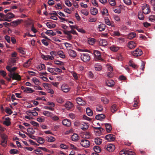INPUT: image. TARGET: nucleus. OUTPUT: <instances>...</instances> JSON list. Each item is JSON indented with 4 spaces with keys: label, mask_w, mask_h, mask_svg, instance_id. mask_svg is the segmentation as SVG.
<instances>
[{
    "label": "nucleus",
    "mask_w": 155,
    "mask_h": 155,
    "mask_svg": "<svg viewBox=\"0 0 155 155\" xmlns=\"http://www.w3.org/2000/svg\"><path fill=\"white\" fill-rule=\"evenodd\" d=\"M81 59L84 62H87L90 59V57L87 53L82 54L81 57Z\"/></svg>",
    "instance_id": "obj_1"
},
{
    "label": "nucleus",
    "mask_w": 155,
    "mask_h": 155,
    "mask_svg": "<svg viewBox=\"0 0 155 155\" xmlns=\"http://www.w3.org/2000/svg\"><path fill=\"white\" fill-rule=\"evenodd\" d=\"M142 9L143 13L145 14H148L150 12L149 5L147 4L144 5L142 6Z\"/></svg>",
    "instance_id": "obj_2"
},
{
    "label": "nucleus",
    "mask_w": 155,
    "mask_h": 155,
    "mask_svg": "<svg viewBox=\"0 0 155 155\" xmlns=\"http://www.w3.org/2000/svg\"><path fill=\"white\" fill-rule=\"evenodd\" d=\"M142 50L139 48H137L132 52V54L134 56H140L143 54Z\"/></svg>",
    "instance_id": "obj_3"
},
{
    "label": "nucleus",
    "mask_w": 155,
    "mask_h": 155,
    "mask_svg": "<svg viewBox=\"0 0 155 155\" xmlns=\"http://www.w3.org/2000/svg\"><path fill=\"white\" fill-rule=\"evenodd\" d=\"M93 53L95 56L96 58L98 60L104 61V60L101 58V54L100 51L97 50H94Z\"/></svg>",
    "instance_id": "obj_4"
},
{
    "label": "nucleus",
    "mask_w": 155,
    "mask_h": 155,
    "mask_svg": "<svg viewBox=\"0 0 155 155\" xmlns=\"http://www.w3.org/2000/svg\"><path fill=\"white\" fill-rule=\"evenodd\" d=\"M80 144L83 147L86 148L88 147L90 145L89 141L86 139L81 140Z\"/></svg>",
    "instance_id": "obj_5"
},
{
    "label": "nucleus",
    "mask_w": 155,
    "mask_h": 155,
    "mask_svg": "<svg viewBox=\"0 0 155 155\" xmlns=\"http://www.w3.org/2000/svg\"><path fill=\"white\" fill-rule=\"evenodd\" d=\"M1 137L2 140L1 144L3 146H5L7 143V137L5 134H1Z\"/></svg>",
    "instance_id": "obj_6"
},
{
    "label": "nucleus",
    "mask_w": 155,
    "mask_h": 155,
    "mask_svg": "<svg viewBox=\"0 0 155 155\" xmlns=\"http://www.w3.org/2000/svg\"><path fill=\"white\" fill-rule=\"evenodd\" d=\"M120 155H135L134 152L128 150H122L120 153Z\"/></svg>",
    "instance_id": "obj_7"
},
{
    "label": "nucleus",
    "mask_w": 155,
    "mask_h": 155,
    "mask_svg": "<svg viewBox=\"0 0 155 155\" xmlns=\"http://www.w3.org/2000/svg\"><path fill=\"white\" fill-rule=\"evenodd\" d=\"M64 106L67 110H70L73 108L74 105L71 102L68 101L64 104Z\"/></svg>",
    "instance_id": "obj_8"
},
{
    "label": "nucleus",
    "mask_w": 155,
    "mask_h": 155,
    "mask_svg": "<svg viewBox=\"0 0 155 155\" xmlns=\"http://www.w3.org/2000/svg\"><path fill=\"white\" fill-rule=\"evenodd\" d=\"M105 138L106 140L109 141H113L115 139V136L112 134H110L107 135L105 136Z\"/></svg>",
    "instance_id": "obj_9"
},
{
    "label": "nucleus",
    "mask_w": 155,
    "mask_h": 155,
    "mask_svg": "<svg viewBox=\"0 0 155 155\" xmlns=\"http://www.w3.org/2000/svg\"><path fill=\"white\" fill-rule=\"evenodd\" d=\"M80 125L81 129L84 131L86 130L88 128V124L85 122H81Z\"/></svg>",
    "instance_id": "obj_10"
},
{
    "label": "nucleus",
    "mask_w": 155,
    "mask_h": 155,
    "mask_svg": "<svg viewBox=\"0 0 155 155\" xmlns=\"http://www.w3.org/2000/svg\"><path fill=\"white\" fill-rule=\"evenodd\" d=\"M76 101L78 104L81 105H84L86 104V102L85 101L80 97L77 98Z\"/></svg>",
    "instance_id": "obj_11"
},
{
    "label": "nucleus",
    "mask_w": 155,
    "mask_h": 155,
    "mask_svg": "<svg viewBox=\"0 0 155 155\" xmlns=\"http://www.w3.org/2000/svg\"><path fill=\"white\" fill-rule=\"evenodd\" d=\"M115 146L114 145L112 144H110L107 146V150L109 152H112L115 149Z\"/></svg>",
    "instance_id": "obj_12"
},
{
    "label": "nucleus",
    "mask_w": 155,
    "mask_h": 155,
    "mask_svg": "<svg viewBox=\"0 0 155 155\" xmlns=\"http://www.w3.org/2000/svg\"><path fill=\"white\" fill-rule=\"evenodd\" d=\"M136 46V44L133 41H130L128 43V47L130 49H132Z\"/></svg>",
    "instance_id": "obj_13"
},
{
    "label": "nucleus",
    "mask_w": 155,
    "mask_h": 155,
    "mask_svg": "<svg viewBox=\"0 0 155 155\" xmlns=\"http://www.w3.org/2000/svg\"><path fill=\"white\" fill-rule=\"evenodd\" d=\"M62 123L64 125L67 127H69L71 125V121L68 119L64 120L62 121Z\"/></svg>",
    "instance_id": "obj_14"
},
{
    "label": "nucleus",
    "mask_w": 155,
    "mask_h": 155,
    "mask_svg": "<svg viewBox=\"0 0 155 155\" xmlns=\"http://www.w3.org/2000/svg\"><path fill=\"white\" fill-rule=\"evenodd\" d=\"M102 125H104L106 127V129L107 131L109 133L112 130L111 126L110 124H102Z\"/></svg>",
    "instance_id": "obj_15"
},
{
    "label": "nucleus",
    "mask_w": 155,
    "mask_h": 155,
    "mask_svg": "<svg viewBox=\"0 0 155 155\" xmlns=\"http://www.w3.org/2000/svg\"><path fill=\"white\" fill-rule=\"evenodd\" d=\"M10 120L11 119L8 117L6 118L5 120L3 122V124L7 126H10L11 124V122L10 121Z\"/></svg>",
    "instance_id": "obj_16"
},
{
    "label": "nucleus",
    "mask_w": 155,
    "mask_h": 155,
    "mask_svg": "<svg viewBox=\"0 0 155 155\" xmlns=\"http://www.w3.org/2000/svg\"><path fill=\"white\" fill-rule=\"evenodd\" d=\"M68 53L70 56L73 58H75L77 55V54L75 51L73 50H69L68 51Z\"/></svg>",
    "instance_id": "obj_17"
},
{
    "label": "nucleus",
    "mask_w": 155,
    "mask_h": 155,
    "mask_svg": "<svg viewBox=\"0 0 155 155\" xmlns=\"http://www.w3.org/2000/svg\"><path fill=\"white\" fill-rule=\"evenodd\" d=\"M13 75V76L12 78L13 80L15 79L18 81H20L21 80V76L18 74L14 73Z\"/></svg>",
    "instance_id": "obj_18"
},
{
    "label": "nucleus",
    "mask_w": 155,
    "mask_h": 155,
    "mask_svg": "<svg viewBox=\"0 0 155 155\" xmlns=\"http://www.w3.org/2000/svg\"><path fill=\"white\" fill-rule=\"evenodd\" d=\"M105 117V116L103 114H98L96 116L95 118L97 120H102Z\"/></svg>",
    "instance_id": "obj_19"
},
{
    "label": "nucleus",
    "mask_w": 155,
    "mask_h": 155,
    "mask_svg": "<svg viewBox=\"0 0 155 155\" xmlns=\"http://www.w3.org/2000/svg\"><path fill=\"white\" fill-rule=\"evenodd\" d=\"M41 149L43 150L44 151H47V149L46 148L43 147H39L37 149L35 150V151L38 152V153H36L37 154L39 155L42 153V152L41 150Z\"/></svg>",
    "instance_id": "obj_20"
},
{
    "label": "nucleus",
    "mask_w": 155,
    "mask_h": 155,
    "mask_svg": "<svg viewBox=\"0 0 155 155\" xmlns=\"http://www.w3.org/2000/svg\"><path fill=\"white\" fill-rule=\"evenodd\" d=\"M79 137L78 134H73L71 137L72 140L75 141H76L78 140L79 139Z\"/></svg>",
    "instance_id": "obj_21"
},
{
    "label": "nucleus",
    "mask_w": 155,
    "mask_h": 155,
    "mask_svg": "<svg viewBox=\"0 0 155 155\" xmlns=\"http://www.w3.org/2000/svg\"><path fill=\"white\" fill-rule=\"evenodd\" d=\"M46 140L50 142H52L54 141L55 139V138L51 136H49L46 137Z\"/></svg>",
    "instance_id": "obj_22"
},
{
    "label": "nucleus",
    "mask_w": 155,
    "mask_h": 155,
    "mask_svg": "<svg viewBox=\"0 0 155 155\" xmlns=\"http://www.w3.org/2000/svg\"><path fill=\"white\" fill-rule=\"evenodd\" d=\"M45 33L46 34L51 36H54L56 34L55 33H54L52 30H47Z\"/></svg>",
    "instance_id": "obj_23"
},
{
    "label": "nucleus",
    "mask_w": 155,
    "mask_h": 155,
    "mask_svg": "<svg viewBox=\"0 0 155 155\" xmlns=\"http://www.w3.org/2000/svg\"><path fill=\"white\" fill-rule=\"evenodd\" d=\"M114 81L111 80H107L106 82V84L109 87H112L114 85Z\"/></svg>",
    "instance_id": "obj_24"
},
{
    "label": "nucleus",
    "mask_w": 155,
    "mask_h": 155,
    "mask_svg": "<svg viewBox=\"0 0 155 155\" xmlns=\"http://www.w3.org/2000/svg\"><path fill=\"white\" fill-rule=\"evenodd\" d=\"M118 107L116 104H113L111 107V110L112 112L114 113L117 110Z\"/></svg>",
    "instance_id": "obj_25"
},
{
    "label": "nucleus",
    "mask_w": 155,
    "mask_h": 155,
    "mask_svg": "<svg viewBox=\"0 0 155 155\" xmlns=\"http://www.w3.org/2000/svg\"><path fill=\"white\" fill-rule=\"evenodd\" d=\"M99 44L100 45L104 46L107 45V41L106 40L104 39H102L99 41Z\"/></svg>",
    "instance_id": "obj_26"
},
{
    "label": "nucleus",
    "mask_w": 155,
    "mask_h": 155,
    "mask_svg": "<svg viewBox=\"0 0 155 155\" xmlns=\"http://www.w3.org/2000/svg\"><path fill=\"white\" fill-rule=\"evenodd\" d=\"M46 25L50 28H54L56 26V25L53 24L51 22H47L46 23Z\"/></svg>",
    "instance_id": "obj_27"
},
{
    "label": "nucleus",
    "mask_w": 155,
    "mask_h": 155,
    "mask_svg": "<svg viewBox=\"0 0 155 155\" xmlns=\"http://www.w3.org/2000/svg\"><path fill=\"white\" fill-rule=\"evenodd\" d=\"M98 28L99 29L100 31H104L105 30L106 28V25L104 24H101L100 25L98 26Z\"/></svg>",
    "instance_id": "obj_28"
},
{
    "label": "nucleus",
    "mask_w": 155,
    "mask_h": 155,
    "mask_svg": "<svg viewBox=\"0 0 155 155\" xmlns=\"http://www.w3.org/2000/svg\"><path fill=\"white\" fill-rule=\"evenodd\" d=\"M36 140L37 142L40 144H43L45 141V140L41 137H38L36 139Z\"/></svg>",
    "instance_id": "obj_29"
},
{
    "label": "nucleus",
    "mask_w": 155,
    "mask_h": 155,
    "mask_svg": "<svg viewBox=\"0 0 155 155\" xmlns=\"http://www.w3.org/2000/svg\"><path fill=\"white\" fill-rule=\"evenodd\" d=\"M86 112L87 114L89 116H92L93 114L92 111L89 107L86 108Z\"/></svg>",
    "instance_id": "obj_30"
},
{
    "label": "nucleus",
    "mask_w": 155,
    "mask_h": 155,
    "mask_svg": "<svg viewBox=\"0 0 155 155\" xmlns=\"http://www.w3.org/2000/svg\"><path fill=\"white\" fill-rule=\"evenodd\" d=\"M97 9L95 8H91V13L93 15H95L97 13Z\"/></svg>",
    "instance_id": "obj_31"
},
{
    "label": "nucleus",
    "mask_w": 155,
    "mask_h": 155,
    "mask_svg": "<svg viewBox=\"0 0 155 155\" xmlns=\"http://www.w3.org/2000/svg\"><path fill=\"white\" fill-rule=\"evenodd\" d=\"M136 34L134 32H131L128 35L127 38H128L131 39L134 38L136 36Z\"/></svg>",
    "instance_id": "obj_32"
},
{
    "label": "nucleus",
    "mask_w": 155,
    "mask_h": 155,
    "mask_svg": "<svg viewBox=\"0 0 155 155\" xmlns=\"http://www.w3.org/2000/svg\"><path fill=\"white\" fill-rule=\"evenodd\" d=\"M57 54L60 57L62 58H64L65 56L64 54L63 51H59L57 52Z\"/></svg>",
    "instance_id": "obj_33"
},
{
    "label": "nucleus",
    "mask_w": 155,
    "mask_h": 155,
    "mask_svg": "<svg viewBox=\"0 0 155 155\" xmlns=\"http://www.w3.org/2000/svg\"><path fill=\"white\" fill-rule=\"evenodd\" d=\"M34 91V90H32L31 88L28 87H25V89L24 92L28 93H31Z\"/></svg>",
    "instance_id": "obj_34"
},
{
    "label": "nucleus",
    "mask_w": 155,
    "mask_h": 155,
    "mask_svg": "<svg viewBox=\"0 0 155 155\" xmlns=\"http://www.w3.org/2000/svg\"><path fill=\"white\" fill-rule=\"evenodd\" d=\"M95 69L97 71H100L102 69L101 66L99 64H96L95 65Z\"/></svg>",
    "instance_id": "obj_35"
},
{
    "label": "nucleus",
    "mask_w": 155,
    "mask_h": 155,
    "mask_svg": "<svg viewBox=\"0 0 155 155\" xmlns=\"http://www.w3.org/2000/svg\"><path fill=\"white\" fill-rule=\"evenodd\" d=\"M15 15L12 13L9 12L5 16V18H11L14 17Z\"/></svg>",
    "instance_id": "obj_36"
},
{
    "label": "nucleus",
    "mask_w": 155,
    "mask_h": 155,
    "mask_svg": "<svg viewBox=\"0 0 155 155\" xmlns=\"http://www.w3.org/2000/svg\"><path fill=\"white\" fill-rule=\"evenodd\" d=\"M95 42V40L94 38H89L88 40V43L90 45H93Z\"/></svg>",
    "instance_id": "obj_37"
},
{
    "label": "nucleus",
    "mask_w": 155,
    "mask_h": 155,
    "mask_svg": "<svg viewBox=\"0 0 155 155\" xmlns=\"http://www.w3.org/2000/svg\"><path fill=\"white\" fill-rule=\"evenodd\" d=\"M21 23V21L19 20H17L14 21H12L11 24H14V25H12L16 26L18 24H20Z\"/></svg>",
    "instance_id": "obj_38"
},
{
    "label": "nucleus",
    "mask_w": 155,
    "mask_h": 155,
    "mask_svg": "<svg viewBox=\"0 0 155 155\" xmlns=\"http://www.w3.org/2000/svg\"><path fill=\"white\" fill-rule=\"evenodd\" d=\"M94 150L96 153H99L101 150V148L98 146H95L94 147Z\"/></svg>",
    "instance_id": "obj_39"
},
{
    "label": "nucleus",
    "mask_w": 155,
    "mask_h": 155,
    "mask_svg": "<svg viewBox=\"0 0 155 155\" xmlns=\"http://www.w3.org/2000/svg\"><path fill=\"white\" fill-rule=\"evenodd\" d=\"M60 147L63 149L66 150L68 149L69 147V146L65 144L64 143H62L60 145Z\"/></svg>",
    "instance_id": "obj_40"
},
{
    "label": "nucleus",
    "mask_w": 155,
    "mask_h": 155,
    "mask_svg": "<svg viewBox=\"0 0 155 155\" xmlns=\"http://www.w3.org/2000/svg\"><path fill=\"white\" fill-rule=\"evenodd\" d=\"M64 45L67 49L69 51L71 50V49L72 48L71 44L68 43V42H65L64 43Z\"/></svg>",
    "instance_id": "obj_41"
},
{
    "label": "nucleus",
    "mask_w": 155,
    "mask_h": 155,
    "mask_svg": "<svg viewBox=\"0 0 155 155\" xmlns=\"http://www.w3.org/2000/svg\"><path fill=\"white\" fill-rule=\"evenodd\" d=\"M129 65L134 68H137V66L133 62L131 61H130L129 63Z\"/></svg>",
    "instance_id": "obj_42"
},
{
    "label": "nucleus",
    "mask_w": 155,
    "mask_h": 155,
    "mask_svg": "<svg viewBox=\"0 0 155 155\" xmlns=\"http://www.w3.org/2000/svg\"><path fill=\"white\" fill-rule=\"evenodd\" d=\"M18 151L15 149H11L9 151V153L12 154H17L18 153Z\"/></svg>",
    "instance_id": "obj_43"
},
{
    "label": "nucleus",
    "mask_w": 155,
    "mask_h": 155,
    "mask_svg": "<svg viewBox=\"0 0 155 155\" xmlns=\"http://www.w3.org/2000/svg\"><path fill=\"white\" fill-rule=\"evenodd\" d=\"M138 18L139 19L141 20H143L144 19V17L143 13L140 12L138 13Z\"/></svg>",
    "instance_id": "obj_44"
},
{
    "label": "nucleus",
    "mask_w": 155,
    "mask_h": 155,
    "mask_svg": "<svg viewBox=\"0 0 155 155\" xmlns=\"http://www.w3.org/2000/svg\"><path fill=\"white\" fill-rule=\"evenodd\" d=\"M101 139L99 138H95L94 142L97 145H99L101 143Z\"/></svg>",
    "instance_id": "obj_45"
},
{
    "label": "nucleus",
    "mask_w": 155,
    "mask_h": 155,
    "mask_svg": "<svg viewBox=\"0 0 155 155\" xmlns=\"http://www.w3.org/2000/svg\"><path fill=\"white\" fill-rule=\"evenodd\" d=\"M103 110V106L101 105L97 106L96 107V110L97 111H101Z\"/></svg>",
    "instance_id": "obj_46"
},
{
    "label": "nucleus",
    "mask_w": 155,
    "mask_h": 155,
    "mask_svg": "<svg viewBox=\"0 0 155 155\" xmlns=\"http://www.w3.org/2000/svg\"><path fill=\"white\" fill-rule=\"evenodd\" d=\"M5 112H6V113L9 114L10 115L12 113V110L10 108L8 107H6V108L5 109Z\"/></svg>",
    "instance_id": "obj_47"
},
{
    "label": "nucleus",
    "mask_w": 155,
    "mask_h": 155,
    "mask_svg": "<svg viewBox=\"0 0 155 155\" xmlns=\"http://www.w3.org/2000/svg\"><path fill=\"white\" fill-rule=\"evenodd\" d=\"M61 89L64 92L67 93L70 90L69 89L65 88V85H63L61 87Z\"/></svg>",
    "instance_id": "obj_48"
},
{
    "label": "nucleus",
    "mask_w": 155,
    "mask_h": 155,
    "mask_svg": "<svg viewBox=\"0 0 155 155\" xmlns=\"http://www.w3.org/2000/svg\"><path fill=\"white\" fill-rule=\"evenodd\" d=\"M30 64L31 61L29 60L24 64L23 66L24 67L27 68L30 65Z\"/></svg>",
    "instance_id": "obj_49"
},
{
    "label": "nucleus",
    "mask_w": 155,
    "mask_h": 155,
    "mask_svg": "<svg viewBox=\"0 0 155 155\" xmlns=\"http://www.w3.org/2000/svg\"><path fill=\"white\" fill-rule=\"evenodd\" d=\"M110 49L112 51H116L118 50L119 48L115 46H112L110 47Z\"/></svg>",
    "instance_id": "obj_50"
},
{
    "label": "nucleus",
    "mask_w": 155,
    "mask_h": 155,
    "mask_svg": "<svg viewBox=\"0 0 155 155\" xmlns=\"http://www.w3.org/2000/svg\"><path fill=\"white\" fill-rule=\"evenodd\" d=\"M32 81L36 85H38L39 84V81L36 78H33Z\"/></svg>",
    "instance_id": "obj_51"
},
{
    "label": "nucleus",
    "mask_w": 155,
    "mask_h": 155,
    "mask_svg": "<svg viewBox=\"0 0 155 155\" xmlns=\"http://www.w3.org/2000/svg\"><path fill=\"white\" fill-rule=\"evenodd\" d=\"M110 4L112 6H115L116 5L115 0H108Z\"/></svg>",
    "instance_id": "obj_52"
},
{
    "label": "nucleus",
    "mask_w": 155,
    "mask_h": 155,
    "mask_svg": "<svg viewBox=\"0 0 155 155\" xmlns=\"http://www.w3.org/2000/svg\"><path fill=\"white\" fill-rule=\"evenodd\" d=\"M54 63L55 64H56L58 65H63L64 64V63L63 62L59 61H54Z\"/></svg>",
    "instance_id": "obj_53"
},
{
    "label": "nucleus",
    "mask_w": 155,
    "mask_h": 155,
    "mask_svg": "<svg viewBox=\"0 0 155 155\" xmlns=\"http://www.w3.org/2000/svg\"><path fill=\"white\" fill-rule=\"evenodd\" d=\"M43 114L44 115L49 117L50 116L51 113L48 111H45L43 112Z\"/></svg>",
    "instance_id": "obj_54"
},
{
    "label": "nucleus",
    "mask_w": 155,
    "mask_h": 155,
    "mask_svg": "<svg viewBox=\"0 0 155 155\" xmlns=\"http://www.w3.org/2000/svg\"><path fill=\"white\" fill-rule=\"evenodd\" d=\"M105 23L107 25H110V23L109 20L107 17H105Z\"/></svg>",
    "instance_id": "obj_55"
},
{
    "label": "nucleus",
    "mask_w": 155,
    "mask_h": 155,
    "mask_svg": "<svg viewBox=\"0 0 155 155\" xmlns=\"http://www.w3.org/2000/svg\"><path fill=\"white\" fill-rule=\"evenodd\" d=\"M149 20L152 21H155V16L154 15H150L149 18Z\"/></svg>",
    "instance_id": "obj_56"
},
{
    "label": "nucleus",
    "mask_w": 155,
    "mask_h": 155,
    "mask_svg": "<svg viewBox=\"0 0 155 155\" xmlns=\"http://www.w3.org/2000/svg\"><path fill=\"white\" fill-rule=\"evenodd\" d=\"M81 13L85 15H87L89 13V12H88V11L84 9L82 10L81 11Z\"/></svg>",
    "instance_id": "obj_57"
},
{
    "label": "nucleus",
    "mask_w": 155,
    "mask_h": 155,
    "mask_svg": "<svg viewBox=\"0 0 155 155\" xmlns=\"http://www.w3.org/2000/svg\"><path fill=\"white\" fill-rule=\"evenodd\" d=\"M57 102L60 104H62L64 102L63 99L61 97H58L57 99Z\"/></svg>",
    "instance_id": "obj_58"
},
{
    "label": "nucleus",
    "mask_w": 155,
    "mask_h": 155,
    "mask_svg": "<svg viewBox=\"0 0 155 155\" xmlns=\"http://www.w3.org/2000/svg\"><path fill=\"white\" fill-rule=\"evenodd\" d=\"M30 123L32 125L34 126H35L36 127H39V124L37 123V122L34 121H32L30 122Z\"/></svg>",
    "instance_id": "obj_59"
},
{
    "label": "nucleus",
    "mask_w": 155,
    "mask_h": 155,
    "mask_svg": "<svg viewBox=\"0 0 155 155\" xmlns=\"http://www.w3.org/2000/svg\"><path fill=\"white\" fill-rule=\"evenodd\" d=\"M101 101L104 104H107L108 103V100L107 98H103L101 99Z\"/></svg>",
    "instance_id": "obj_60"
},
{
    "label": "nucleus",
    "mask_w": 155,
    "mask_h": 155,
    "mask_svg": "<svg viewBox=\"0 0 155 155\" xmlns=\"http://www.w3.org/2000/svg\"><path fill=\"white\" fill-rule=\"evenodd\" d=\"M0 74L3 77H5L7 73L6 72L3 70L0 71Z\"/></svg>",
    "instance_id": "obj_61"
},
{
    "label": "nucleus",
    "mask_w": 155,
    "mask_h": 155,
    "mask_svg": "<svg viewBox=\"0 0 155 155\" xmlns=\"http://www.w3.org/2000/svg\"><path fill=\"white\" fill-rule=\"evenodd\" d=\"M84 134L86 136L85 137L87 139L91 137V134L89 132H85Z\"/></svg>",
    "instance_id": "obj_62"
},
{
    "label": "nucleus",
    "mask_w": 155,
    "mask_h": 155,
    "mask_svg": "<svg viewBox=\"0 0 155 155\" xmlns=\"http://www.w3.org/2000/svg\"><path fill=\"white\" fill-rule=\"evenodd\" d=\"M18 51L21 54H25V52L24 51L22 48L20 47L18 49Z\"/></svg>",
    "instance_id": "obj_63"
},
{
    "label": "nucleus",
    "mask_w": 155,
    "mask_h": 155,
    "mask_svg": "<svg viewBox=\"0 0 155 155\" xmlns=\"http://www.w3.org/2000/svg\"><path fill=\"white\" fill-rule=\"evenodd\" d=\"M65 4L69 7H70L72 5V3L68 0L65 1Z\"/></svg>",
    "instance_id": "obj_64"
}]
</instances>
